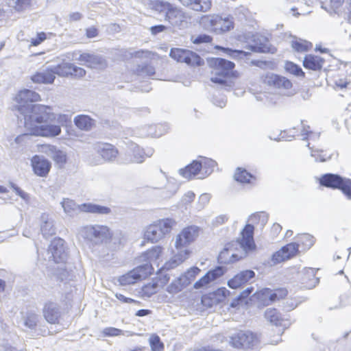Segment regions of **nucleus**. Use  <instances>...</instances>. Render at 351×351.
Wrapping results in <instances>:
<instances>
[{"instance_id":"19","label":"nucleus","mask_w":351,"mask_h":351,"mask_svg":"<svg viewBox=\"0 0 351 351\" xmlns=\"http://www.w3.org/2000/svg\"><path fill=\"white\" fill-rule=\"evenodd\" d=\"M264 82L269 86H273L278 88L290 89L292 87V83L285 77L280 76L274 73H268L264 77Z\"/></svg>"},{"instance_id":"37","label":"nucleus","mask_w":351,"mask_h":351,"mask_svg":"<svg viewBox=\"0 0 351 351\" xmlns=\"http://www.w3.org/2000/svg\"><path fill=\"white\" fill-rule=\"evenodd\" d=\"M134 270L136 272V274H139V276H137V278L138 280H141L145 278L150 275L154 269L151 263H147L134 268Z\"/></svg>"},{"instance_id":"42","label":"nucleus","mask_w":351,"mask_h":351,"mask_svg":"<svg viewBox=\"0 0 351 351\" xmlns=\"http://www.w3.org/2000/svg\"><path fill=\"white\" fill-rule=\"evenodd\" d=\"M200 272V269L197 267H193L188 269L184 274L181 276L184 280V284L189 285Z\"/></svg>"},{"instance_id":"51","label":"nucleus","mask_w":351,"mask_h":351,"mask_svg":"<svg viewBox=\"0 0 351 351\" xmlns=\"http://www.w3.org/2000/svg\"><path fill=\"white\" fill-rule=\"evenodd\" d=\"M307 147L311 150V156L315 158V161L324 162V161H326L327 158L328 159L330 158V155H329L326 157V154H324V155H323L322 154H317V153H319V152L323 153V151L322 150H320V151L319 150H314L312 147H310V143L307 144Z\"/></svg>"},{"instance_id":"57","label":"nucleus","mask_w":351,"mask_h":351,"mask_svg":"<svg viewBox=\"0 0 351 351\" xmlns=\"http://www.w3.org/2000/svg\"><path fill=\"white\" fill-rule=\"evenodd\" d=\"M195 196V195L193 192H186L181 199V204L183 206H186L188 204H191L193 201Z\"/></svg>"},{"instance_id":"17","label":"nucleus","mask_w":351,"mask_h":351,"mask_svg":"<svg viewBox=\"0 0 351 351\" xmlns=\"http://www.w3.org/2000/svg\"><path fill=\"white\" fill-rule=\"evenodd\" d=\"M75 60L93 69H104L106 66L105 59L95 54L84 53L80 54Z\"/></svg>"},{"instance_id":"58","label":"nucleus","mask_w":351,"mask_h":351,"mask_svg":"<svg viewBox=\"0 0 351 351\" xmlns=\"http://www.w3.org/2000/svg\"><path fill=\"white\" fill-rule=\"evenodd\" d=\"M32 2V0H16L15 10L17 11H22L27 8Z\"/></svg>"},{"instance_id":"39","label":"nucleus","mask_w":351,"mask_h":351,"mask_svg":"<svg viewBox=\"0 0 351 351\" xmlns=\"http://www.w3.org/2000/svg\"><path fill=\"white\" fill-rule=\"evenodd\" d=\"M216 49H220L226 53L228 56L237 59V58H243L244 57L247 56L250 53L246 52L242 50H233L230 48H226L220 46H216Z\"/></svg>"},{"instance_id":"1","label":"nucleus","mask_w":351,"mask_h":351,"mask_svg":"<svg viewBox=\"0 0 351 351\" xmlns=\"http://www.w3.org/2000/svg\"><path fill=\"white\" fill-rule=\"evenodd\" d=\"M19 104V110L23 116L24 127L27 132L35 136L54 138L61 134L60 125L49 123L57 120L58 123L66 122L69 117L64 114H56L53 108L42 104H28L40 100L38 93L29 89L20 90L15 97Z\"/></svg>"},{"instance_id":"60","label":"nucleus","mask_w":351,"mask_h":351,"mask_svg":"<svg viewBox=\"0 0 351 351\" xmlns=\"http://www.w3.org/2000/svg\"><path fill=\"white\" fill-rule=\"evenodd\" d=\"M85 75H86V71L84 69L72 64L71 75L75 76L77 77H82L84 76Z\"/></svg>"},{"instance_id":"13","label":"nucleus","mask_w":351,"mask_h":351,"mask_svg":"<svg viewBox=\"0 0 351 351\" xmlns=\"http://www.w3.org/2000/svg\"><path fill=\"white\" fill-rule=\"evenodd\" d=\"M169 56L178 62H185L191 66H199L204 62L199 55L187 49H171Z\"/></svg>"},{"instance_id":"48","label":"nucleus","mask_w":351,"mask_h":351,"mask_svg":"<svg viewBox=\"0 0 351 351\" xmlns=\"http://www.w3.org/2000/svg\"><path fill=\"white\" fill-rule=\"evenodd\" d=\"M51 158L57 163L60 167L63 166L66 162V154L60 149H56L51 156Z\"/></svg>"},{"instance_id":"49","label":"nucleus","mask_w":351,"mask_h":351,"mask_svg":"<svg viewBox=\"0 0 351 351\" xmlns=\"http://www.w3.org/2000/svg\"><path fill=\"white\" fill-rule=\"evenodd\" d=\"M56 149V146L50 144H43L38 146V151L39 152L45 154L51 158Z\"/></svg>"},{"instance_id":"10","label":"nucleus","mask_w":351,"mask_h":351,"mask_svg":"<svg viewBox=\"0 0 351 351\" xmlns=\"http://www.w3.org/2000/svg\"><path fill=\"white\" fill-rule=\"evenodd\" d=\"M95 152L100 156V158L90 162L94 165H101L104 162H113L119 154L118 149L112 144L98 142L93 145Z\"/></svg>"},{"instance_id":"6","label":"nucleus","mask_w":351,"mask_h":351,"mask_svg":"<svg viewBox=\"0 0 351 351\" xmlns=\"http://www.w3.org/2000/svg\"><path fill=\"white\" fill-rule=\"evenodd\" d=\"M77 234L89 246H95L102 244L108 239L110 237V232L106 226L89 224L80 227Z\"/></svg>"},{"instance_id":"2","label":"nucleus","mask_w":351,"mask_h":351,"mask_svg":"<svg viewBox=\"0 0 351 351\" xmlns=\"http://www.w3.org/2000/svg\"><path fill=\"white\" fill-rule=\"evenodd\" d=\"M254 230L252 225L247 224L241 232V239L232 241L225 245L219 254V262L223 264L234 263L245 257L248 252L254 250Z\"/></svg>"},{"instance_id":"30","label":"nucleus","mask_w":351,"mask_h":351,"mask_svg":"<svg viewBox=\"0 0 351 351\" xmlns=\"http://www.w3.org/2000/svg\"><path fill=\"white\" fill-rule=\"evenodd\" d=\"M39 320V315L34 312H27L22 317L23 325L30 330L31 332H36V328L38 326Z\"/></svg>"},{"instance_id":"34","label":"nucleus","mask_w":351,"mask_h":351,"mask_svg":"<svg viewBox=\"0 0 351 351\" xmlns=\"http://www.w3.org/2000/svg\"><path fill=\"white\" fill-rule=\"evenodd\" d=\"M54 75L65 77L71 75L72 64L69 62H62L56 66H52Z\"/></svg>"},{"instance_id":"20","label":"nucleus","mask_w":351,"mask_h":351,"mask_svg":"<svg viewBox=\"0 0 351 351\" xmlns=\"http://www.w3.org/2000/svg\"><path fill=\"white\" fill-rule=\"evenodd\" d=\"M255 273L252 270H244L235 275L228 280V285L231 289H238L254 278Z\"/></svg>"},{"instance_id":"27","label":"nucleus","mask_w":351,"mask_h":351,"mask_svg":"<svg viewBox=\"0 0 351 351\" xmlns=\"http://www.w3.org/2000/svg\"><path fill=\"white\" fill-rule=\"evenodd\" d=\"M184 6L195 11L207 12L211 6L210 0H180Z\"/></svg>"},{"instance_id":"47","label":"nucleus","mask_w":351,"mask_h":351,"mask_svg":"<svg viewBox=\"0 0 351 351\" xmlns=\"http://www.w3.org/2000/svg\"><path fill=\"white\" fill-rule=\"evenodd\" d=\"M274 291L270 289H263L258 293V297L263 301V303L268 305L269 302H273Z\"/></svg>"},{"instance_id":"45","label":"nucleus","mask_w":351,"mask_h":351,"mask_svg":"<svg viewBox=\"0 0 351 351\" xmlns=\"http://www.w3.org/2000/svg\"><path fill=\"white\" fill-rule=\"evenodd\" d=\"M199 163L202 164V171H204L206 176L210 174L217 165V162L215 160L207 158H204L202 160L199 161Z\"/></svg>"},{"instance_id":"31","label":"nucleus","mask_w":351,"mask_h":351,"mask_svg":"<svg viewBox=\"0 0 351 351\" xmlns=\"http://www.w3.org/2000/svg\"><path fill=\"white\" fill-rule=\"evenodd\" d=\"M75 125L82 130H90L95 125L94 119L86 114H80L74 118Z\"/></svg>"},{"instance_id":"44","label":"nucleus","mask_w":351,"mask_h":351,"mask_svg":"<svg viewBox=\"0 0 351 351\" xmlns=\"http://www.w3.org/2000/svg\"><path fill=\"white\" fill-rule=\"evenodd\" d=\"M285 69L288 73L297 77L304 76V73L303 72L301 67L291 62H287L285 65Z\"/></svg>"},{"instance_id":"38","label":"nucleus","mask_w":351,"mask_h":351,"mask_svg":"<svg viewBox=\"0 0 351 351\" xmlns=\"http://www.w3.org/2000/svg\"><path fill=\"white\" fill-rule=\"evenodd\" d=\"M136 272L132 269L128 273L121 276L119 278V282L121 285H129L135 283L137 280H138L137 276L139 274H136Z\"/></svg>"},{"instance_id":"52","label":"nucleus","mask_w":351,"mask_h":351,"mask_svg":"<svg viewBox=\"0 0 351 351\" xmlns=\"http://www.w3.org/2000/svg\"><path fill=\"white\" fill-rule=\"evenodd\" d=\"M210 199V195L209 193L202 194L198 199L197 203V209L200 210L203 209L209 202Z\"/></svg>"},{"instance_id":"62","label":"nucleus","mask_w":351,"mask_h":351,"mask_svg":"<svg viewBox=\"0 0 351 351\" xmlns=\"http://www.w3.org/2000/svg\"><path fill=\"white\" fill-rule=\"evenodd\" d=\"M115 297L119 300L121 301V302L123 303H134V304H138L139 302L138 301H136L130 298H128V297H125V295H123V294L121 293H117L115 294Z\"/></svg>"},{"instance_id":"28","label":"nucleus","mask_w":351,"mask_h":351,"mask_svg":"<svg viewBox=\"0 0 351 351\" xmlns=\"http://www.w3.org/2000/svg\"><path fill=\"white\" fill-rule=\"evenodd\" d=\"M324 60L317 56L306 55L303 61V66L304 68L313 71H318L322 68Z\"/></svg>"},{"instance_id":"24","label":"nucleus","mask_w":351,"mask_h":351,"mask_svg":"<svg viewBox=\"0 0 351 351\" xmlns=\"http://www.w3.org/2000/svg\"><path fill=\"white\" fill-rule=\"evenodd\" d=\"M43 314L46 321L49 324H56L60 317V311L57 304L47 303L43 310Z\"/></svg>"},{"instance_id":"23","label":"nucleus","mask_w":351,"mask_h":351,"mask_svg":"<svg viewBox=\"0 0 351 351\" xmlns=\"http://www.w3.org/2000/svg\"><path fill=\"white\" fill-rule=\"evenodd\" d=\"M56 78L52 66H48L36 72L31 77L34 83L52 84Z\"/></svg>"},{"instance_id":"40","label":"nucleus","mask_w":351,"mask_h":351,"mask_svg":"<svg viewBox=\"0 0 351 351\" xmlns=\"http://www.w3.org/2000/svg\"><path fill=\"white\" fill-rule=\"evenodd\" d=\"M186 285L184 284L182 277H179L174 280L167 288V291L171 294L177 293L182 290Z\"/></svg>"},{"instance_id":"61","label":"nucleus","mask_w":351,"mask_h":351,"mask_svg":"<svg viewBox=\"0 0 351 351\" xmlns=\"http://www.w3.org/2000/svg\"><path fill=\"white\" fill-rule=\"evenodd\" d=\"M287 294L286 289H280L274 291L273 302L284 298Z\"/></svg>"},{"instance_id":"46","label":"nucleus","mask_w":351,"mask_h":351,"mask_svg":"<svg viewBox=\"0 0 351 351\" xmlns=\"http://www.w3.org/2000/svg\"><path fill=\"white\" fill-rule=\"evenodd\" d=\"M291 46L297 51L304 52L308 51L312 47V45L306 40H300L293 41Z\"/></svg>"},{"instance_id":"5","label":"nucleus","mask_w":351,"mask_h":351,"mask_svg":"<svg viewBox=\"0 0 351 351\" xmlns=\"http://www.w3.org/2000/svg\"><path fill=\"white\" fill-rule=\"evenodd\" d=\"M176 224V221L171 218L156 220L143 228V238L149 243H156L169 234Z\"/></svg>"},{"instance_id":"8","label":"nucleus","mask_w":351,"mask_h":351,"mask_svg":"<svg viewBox=\"0 0 351 351\" xmlns=\"http://www.w3.org/2000/svg\"><path fill=\"white\" fill-rule=\"evenodd\" d=\"M199 23L204 29L216 34H223L234 28L233 17L230 16L204 15L201 18Z\"/></svg>"},{"instance_id":"63","label":"nucleus","mask_w":351,"mask_h":351,"mask_svg":"<svg viewBox=\"0 0 351 351\" xmlns=\"http://www.w3.org/2000/svg\"><path fill=\"white\" fill-rule=\"evenodd\" d=\"M141 73L143 75L151 77L155 73V69L150 65H145L142 67Z\"/></svg>"},{"instance_id":"56","label":"nucleus","mask_w":351,"mask_h":351,"mask_svg":"<svg viewBox=\"0 0 351 351\" xmlns=\"http://www.w3.org/2000/svg\"><path fill=\"white\" fill-rule=\"evenodd\" d=\"M212 41V37L206 34H199L193 40L194 44L209 43Z\"/></svg>"},{"instance_id":"11","label":"nucleus","mask_w":351,"mask_h":351,"mask_svg":"<svg viewBox=\"0 0 351 351\" xmlns=\"http://www.w3.org/2000/svg\"><path fill=\"white\" fill-rule=\"evenodd\" d=\"M258 343L257 335L250 330H240L230 337V343L236 348H252Z\"/></svg>"},{"instance_id":"59","label":"nucleus","mask_w":351,"mask_h":351,"mask_svg":"<svg viewBox=\"0 0 351 351\" xmlns=\"http://www.w3.org/2000/svg\"><path fill=\"white\" fill-rule=\"evenodd\" d=\"M47 38L46 34L45 32H40L37 34L36 38H32L31 45L38 46Z\"/></svg>"},{"instance_id":"7","label":"nucleus","mask_w":351,"mask_h":351,"mask_svg":"<svg viewBox=\"0 0 351 351\" xmlns=\"http://www.w3.org/2000/svg\"><path fill=\"white\" fill-rule=\"evenodd\" d=\"M64 212L70 217H73L78 213H86L96 215H109L111 213V209L106 206H102L93 203H84L77 204L73 200L69 198L63 199L61 202Z\"/></svg>"},{"instance_id":"55","label":"nucleus","mask_w":351,"mask_h":351,"mask_svg":"<svg viewBox=\"0 0 351 351\" xmlns=\"http://www.w3.org/2000/svg\"><path fill=\"white\" fill-rule=\"evenodd\" d=\"M10 186L17 195L20 196L25 202L29 201V195L27 193L23 191L22 189H21L19 186H17L16 184L13 183H11Z\"/></svg>"},{"instance_id":"25","label":"nucleus","mask_w":351,"mask_h":351,"mask_svg":"<svg viewBox=\"0 0 351 351\" xmlns=\"http://www.w3.org/2000/svg\"><path fill=\"white\" fill-rule=\"evenodd\" d=\"M344 178L337 174L326 173L320 178V184L322 186L340 189Z\"/></svg>"},{"instance_id":"15","label":"nucleus","mask_w":351,"mask_h":351,"mask_svg":"<svg viewBox=\"0 0 351 351\" xmlns=\"http://www.w3.org/2000/svg\"><path fill=\"white\" fill-rule=\"evenodd\" d=\"M49 261H53L56 263H64L67 258V254L64 246V240L55 239L51 242L47 252Z\"/></svg>"},{"instance_id":"18","label":"nucleus","mask_w":351,"mask_h":351,"mask_svg":"<svg viewBox=\"0 0 351 351\" xmlns=\"http://www.w3.org/2000/svg\"><path fill=\"white\" fill-rule=\"evenodd\" d=\"M32 167L36 175L46 177L50 169L51 162L43 156L36 155L31 159Z\"/></svg>"},{"instance_id":"64","label":"nucleus","mask_w":351,"mask_h":351,"mask_svg":"<svg viewBox=\"0 0 351 351\" xmlns=\"http://www.w3.org/2000/svg\"><path fill=\"white\" fill-rule=\"evenodd\" d=\"M166 29V27L163 25H154L150 27L151 33L156 35L158 33L162 32Z\"/></svg>"},{"instance_id":"36","label":"nucleus","mask_w":351,"mask_h":351,"mask_svg":"<svg viewBox=\"0 0 351 351\" xmlns=\"http://www.w3.org/2000/svg\"><path fill=\"white\" fill-rule=\"evenodd\" d=\"M234 179L241 183H250L251 179L254 178L253 176L242 168H237L234 173Z\"/></svg>"},{"instance_id":"16","label":"nucleus","mask_w":351,"mask_h":351,"mask_svg":"<svg viewBox=\"0 0 351 351\" xmlns=\"http://www.w3.org/2000/svg\"><path fill=\"white\" fill-rule=\"evenodd\" d=\"M238 40L239 41H248L252 40L254 43L250 45L249 48L251 51L259 53H265L269 51V47L267 45V41L266 38L258 35H254L251 33H248L245 35H239Z\"/></svg>"},{"instance_id":"29","label":"nucleus","mask_w":351,"mask_h":351,"mask_svg":"<svg viewBox=\"0 0 351 351\" xmlns=\"http://www.w3.org/2000/svg\"><path fill=\"white\" fill-rule=\"evenodd\" d=\"M202 169V164L199 161L193 160L190 165L186 166L184 169L179 170L180 174L187 179H191L193 177L198 175Z\"/></svg>"},{"instance_id":"22","label":"nucleus","mask_w":351,"mask_h":351,"mask_svg":"<svg viewBox=\"0 0 351 351\" xmlns=\"http://www.w3.org/2000/svg\"><path fill=\"white\" fill-rule=\"evenodd\" d=\"M40 232L45 238L56 234L53 219L47 213H43L40 217Z\"/></svg>"},{"instance_id":"4","label":"nucleus","mask_w":351,"mask_h":351,"mask_svg":"<svg viewBox=\"0 0 351 351\" xmlns=\"http://www.w3.org/2000/svg\"><path fill=\"white\" fill-rule=\"evenodd\" d=\"M298 241L299 243H289L274 253L271 257L272 263L277 264L291 258L299 251V247H301L302 250L309 249L314 244L315 239L309 234H302L298 236Z\"/></svg>"},{"instance_id":"33","label":"nucleus","mask_w":351,"mask_h":351,"mask_svg":"<svg viewBox=\"0 0 351 351\" xmlns=\"http://www.w3.org/2000/svg\"><path fill=\"white\" fill-rule=\"evenodd\" d=\"M265 317L270 323L278 326L281 325L282 319L281 315L276 308H268L265 312Z\"/></svg>"},{"instance_id":"14","label":"nucleus","mask_w":351,"mask_h":351,"mask_svg":"<svg viewBox=\"0 0 351 351\" xmlns=\"http://www.w3.org/2000/svg\"><path fill=\"white\" fill-rule=\"evenodd\" d=\"M199 228L196 226L184 228L176 237L175 247L177 250L184 248L195 241L199 236Z\"/></svg>"},{"instance_id":"41","label":"nucleus","mask_w":351,"mask_h":351,"mask_svg":"<svg viewBox=\"0 0 351 351\" xmlns=\"http://www.w3.org/2000/svg\"><path fill=\"white\" fill-rule=\"evenodd\" d=\"M164 131L158 132L156 125H145L142 128V136L160 137L163 134Z\"/></svg>"},{"instance_id":"50","label":"nucleus","mask_w":351,"mask_h":351,"mask_svg":"<svg viewBox=\"0 0 351 351\" xmlns=\"http://www.w3.org/2000/svg\"><path fill=\"white\" fill-rule=\"evenodd\" d=\"M143 294L146 295L147 296H151L152 295L154 294L158 291V282H153L147 284L143 287Z\"/></svg>"},{"instance_id":"53","label":"nucleus","mask_w":351,"mask_h":351,"mask_svg":"<svg viewBox=\"0 0 351 351\" xmlns=\"http://www.w3.org/2000/svg\"><path fill=\"white\" fill-rule=\"evenodd\" d=\"M340 189L348 199H351V180L344 178Z\"/></svg>"},{"instance_id":"12","label":"nucleus","mask_w":351,"mask_h":351,"mask_svg":"<svg viewBox=\"0 0 351 351\" xmlns=\"http://www.w3.org/2000/svg\"><path fill=\"white\" fill-rule=\"evenodd\" d=\"M153 154L154 149L152 148L144 150L136 143H132L124 156L121 157V162L123 164L142 163L145 158L151 157Z\"/></svg>"},{"instance_id":"32","label":"nucleus","mask_w":351,"mask_h":351,"mask_svg":"<svg viewBox=\"0 0 351 351\" xmlns=\"http://www.w3.org/2000/svg\"><path fill=\"white\" fill-rule=\"evenodd\" d=\"M162 253V247L160 246H154L148 250L143 254V257L149 263L156 262L159 260Z\"/></svg>"},{"instance_id":"43","label":"nucleus","mask_w":351,"mask_h":351,"mask_svg":"<svg viewBox=\"0 0 351 351\" xmlns=\"http://www.w3.org/2000/svg\"><path fill=\"white\" fill-rule=\"evenodd\" d=\"M149 343L152 351H163L164 343L160 341L158 335L152 334L149 338Z\"/></svg>"},{"instance_id":"9","label":"nucleus","mask_w":351,"mask_h":351,"mask_svg":"<svg viewBox=\"0 0 351 351\" xmlns=\"http://www.w3.org/2000/svg\"><path fill=\"white\" fill-rule=\"evenodd\" d=\"M208 64L215 70L217 75L211 77V82L222 86H228L226 77L234 68V63L221 58H212L208 60Z\"/></svg>"},{"instance_id":"26","label":"nucleus","mask_w":351,"mask_h":351,"mask_svg":"<svg viewBox=\"0 0 351 351\" xmlns=\"http://www.w3.org/2000/svg\"><path fill=\"white\" fill-rule=\"evenodd\" d=\"M190 253V250L185 247L178 250V252L165 263V267L169 269L177 267L189 257Z\"/></svg>"},{"instance_id":"35","label":"nucleus","mask_w":351,"mask_h":351,"mask_svg":"<svg viewBox=\"0 0 351 351\" xmlns=\"http://www.w3.org/2000/svg\"><path fill=\"white\" fill-rule=\"evenodd\" d=\"M101 334L103 337H118L121 335H126V336H132L133 333L130 331H123L119 328H114V327H106L104 328L101 331Z\"/></svg>"},{"instance_id":"54","label":"nucleus","mask_w":351,"mask_h":351,"mask_svg":"<svg viewBox=\"0 0 351 351\" xmlns=\"http://www.w3.org/2000/svg\"><path fill=\"white\" fill-rule=\"evenodd\" d=\"M250 220L252 222L258 220L261 225H265L267 221V216L265 213H258L251 215Z\"/></svg>"},{"instance_id":"21","label":"nucleus","mask_w":351,"mask_h":351,"mask_svg":"<svg viewBox=\"0 0 351 351\" xmlns=\"http://www.w3.org/2000/svg\"><path fill=\"white\" fill-rule=\"evenodd\" d=\"M224 270L221 267H217L215 269L208 271L202 278L195 282L193 287L196 289L202 288L208 285L213 280L221 276Z\"/></svg>"},{"instance_id":"3","label":"nucleus","mask_w":351,"mask_h":351,"mask_svg":"<svg viewBox=\"0 0 351 351\" xmlns=\"http://www.w3.org/2000/svg\"><path fill=\"white\" fill-rule=\"evenodd\" d=\"M154 9L159 13L165 14V21L180 29L186 27L190 19L189 15L182 8L167 1H156Z\"/></svg>"}]
</instances>
